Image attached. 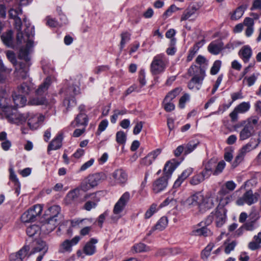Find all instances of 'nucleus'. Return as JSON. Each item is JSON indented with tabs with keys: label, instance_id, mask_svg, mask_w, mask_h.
I'll return each instance as SVG.
<instances>
[{
	"label": "nucleus",
	"instance_id": "25",
	"mask_svg": "<svg viewBox=\"0 0 261 261\" xmlns=\"http://www.w3.org/2000/svg\"><path fill=\"white\" fill-rule=\"evenodd\" d=\"M29 249L28 246H24L18 252L11 254L10 256V261H22L27 256Z\"/></svg>",
	"mask_w": 261,
	"mask_h": 261
},
{
	"label": "nucleus",
	"instance_id": "11",
	"mask_svg": "<svg viewBox=\"0 0 261 261\" xmlns=\"http://www.w3.org/2000/svg\"><path fill=\"white\" fill-rule=\"evenodd\" d=\"M80 87L77 85H72L66 91V97L63 101V105L67 109L75 105L76 102L73 96L80 93Z\"/></svg>",
	"mask_w": 261,
	"mask_h": 261
},
{
	"label": "nucleus",
	"instance_id": "38",
	"mask_svg": "<svg viewBox=\"0 0 261 261\" xmlns=\"http://www.w3.org/2000/svg\"><path fill=\"white\" fill-rule=\"evenodd\" d=\"M1 39L3 43L8 47H12L13 46V37L12 32L8 31L7 32L4 33L1 36Z\"/></svg>",
	"mask_w": 261,
	"mask_h": 261
},
{
	"label": "nucleus",
	"instance_id": "47",
	"mask_svg": "<svg viewBox=\"0 0 261 261\" xmlns=\"http://www.w3.org/2000/svg\"><path fill=\"white\" fill-rule=\"evenodd\" d=\"M194 234L207 237L212 234V232L207 227H203L193 231Z\"/></svg>",
	"mask_w": 261,
	"mask_h": 261
},
{
	"label": "nucleus",
	"instance_id": "8",
	"mask_svg": "<svg viewBox=\"0 0 261 261\" xmlns=\"http://www.w3.org/2000/svg\"><path fill=\"white\" fill-rule=\"evenodd\" d=\"M169 64L168 60L164 54L154 57L150 64V72L153 75H158L164 72Z\"/></svg>",
	"mask_w": 261,
	"mask_h": 261
},
{
	"label": "nucleus",
	"instance_id": "45",
	"mask_svg": "<svg viewBox=\"0 0 261 261\" xmlns=\"http://www.w3.org/2000/svg\"><path fill=\"white\" fill-rule=\"evenodd\" d=\"M181 91V89L180 88H176L174 90L169 92L168 94L165 97V99L166 101H171L174 98H175L177 95H178Z\"/></svg>",
	"mask_w": 261,
	"mask_h": 261
},
{
	"label": "nucleus",
	"instance_id": "1",
	"mask_svg": "<svg viewBox=\"0 0 261 261\" xmlns=\"http://www.w3.org/2000/svg\"><path fill=\"white\" fill-rule=\"evenodd\" d=\"M9 122L16 125H21L27 120L28 126L31 129L35 130L39 128L44 120L45 116L40 113L28 112L21 113L14 112L11 116L9 115Z\"/></svg>",
	"mask_w": 261,
	"mask_h": 261
},
{
	"label": "nucleus",
	"instance_id": "40",
	"mask_svg": "<svg viewBox=\"0 0 261 261\" xmlns=\"http://www.w3.org/2000/svg\"><path fill=\"white\" fill-rule=\"evenodd\" d=\"M197 9L195 6L187 9L182 13L181 21H185L190 18L196 12Z\"/></svg>",
	"mask_w": 261,
	"mask_h": 261
},
{
	"label": "nucleus",
	"instance_id": "7",
	"mask_svg": "<svg viewBox=\"0 0 261 261\" xmlns=\"http://www.w3.org/2000/svg\"><path fill=\"white\" fill-rule=\"evenodd\" d=\"M130 198V193L125 192L116 203L113 208V214L111 217L112 222L116 223L121 217V213L129 201Z\"/></svg>",
	"mask_w": 261,
	"mask_h": 261
},
{
	"label": "nucleus",
	"instance_id": "17",
	"mask_svg": "<svg viewBox=\"0 0 261 261\" xmlns=\"http://www.w3.org/2000/svg\"><path fill=\"white\" fill-rule=\"evenodd\" d=\"M48 247L45 242L39 240L36 242V246L34 247L31 254L39 253L36 261H41L43 256L46 253Z\"/></svg>",
	"mask_w": 261,
	"mask_h": 261
},
{
	"label": "nucleus",
	"instance_id": "26",
	"mask_svg": "<svg viewBox=\"0 0 261 261\" xmlns=\"http://www.w3.org/2000/svg\"><path fill=\"white\" fill-rule=\"evenodd\" d=\"M178 164L175 160L168 161L165 165L164 168V176L167 178H169L178 166Z\"/></svg>",
	"mask_w": 261,
	"mask_h": 261
},
{
	"label": "nucleus",
	"instance_id": "52",
	"mask_svg": "<svg viewBox=\"0 0 261 261\" xmlns=\"http://www.w3.org/2000/svg\"><path fill=\"white\" fill-rule=\"evenodd\" d=\"M249 108V103L245 102H242L235 108L236 110H237L239 113H244L248 111Z\"/></svg>",
	"mask_w": 261,
	"mask_h": 261
},
{
	"label": "nucleus",
	"instance_id": "46",
	"mask_svg": "<svg viewBox=\"0 0 261 261\" xmlns=\"http://www.w3.org/2000/svg\"><path fill=\"white\" fill-rule=\"evenodd\" d=\"M125 109L118 110L116 109L114 111V114L111 117V122L112 123H115L119 116L123 115L126 113Z\"/></svg>",
	"mask_w": 261,
	"mask_h": 261
},
{
	"label": "nucleus",
	"instance_id": "56",
	"mask_svg": "<svg viewBox=\"0 0 261 261\" xmlns=\"http://www.w3.org/2000/svg\"><path fill=\"white\" fill-rule=\"evenodd\" d=\"M258 74L256 73H253L251 76L247 77H245L244 80V82L245 81H246L247 84L248 86L250 87L252 86L255 82L256 80H257V78L258 77Z\"/></svg>",
	"mask_w": 261,
	"mask_h": 261
},
{
	"label": "nucleus",
	"instance_id": "15",
	"mask_svg": "<svg viewBox=\"0 0 261 261\" xmlns=\"http://www.w3.org/2000/svg\"><path fill=\"white\" fill-rule=\"evenodd\" d=\"M10 100L2 96L0 97V108L4 113L5 116L9 122L8 116H11L14 112H18L15 108H12Z\"/></svg>",
	"mask_w": 261,
	"mask_h": 261
},
{
	"label": "nucleus",
	"instance_id": "27",
	"mask_svg": "<svg viewBox=\"0 0 261 261\" xmlns=\"http://www.w3.org/2000/svg\"><path fill=\"white\" fill-rule=\"evenodd\" d=\"M168 223V220L167 217H162L158 221L156 225L152 227L151 229L149 230V232L147 233V236H149L151 235V233L155 230L162 231L167 227Z\"/></svg>",
	"mask_w": 261,
	"mask_h": 261
},
{
	"label": "nucleus",
	"instance_id": "18",
	"mask_svg": "<svg viewBox=\"0 0 261 261\" xmlns=\"http://www.w3.org/2000/svg\"><path fill=\"white\" fill-rule=\"evenodd\" d=\"M80 239L79 236H75L71 240H66L61 244L59 252L60 253L70 252L72 251V247L76 245Z\"/></svg>",
	"mask_w": 261,
	"mask_h": 261
},
{
	"label": "nucleus",
	"instance_id": "29",
	"mask_svg": "<svg viewBox=\"0 0 261 261\" xmlns=\"http://www.w3.org/2000/svg\"><path fill=\"white\" fill-rule=\"evenodd\" d=\"M61 209L60 206L54 205L48 208L47 215L49 217L56 218L59 220L62 219V215L61 213Z\"/></svg>",
	"mask_w": 261,
	"mask_h": 261
},
{
	"label": "nucleus",
	"instance_id": "57",
	"mask_svg": "<svg viewBox=\"0 0 261 261\" xmlns=\"http://www.w3.org/2000/svg\"><path fill=\"white\" fill-rule=\"evenodd\" d=\"M221 65V62L220 60L216 61L211 69V73L213 75L216 74L219 71Z\"/></svg>",
	"mask_w": 261,
	"mask_h": 261
},
{
	"label": "nucleus",
	"instance_id": "37",
	"mask_svg": "<svg viewBox=\"0 0 261 261\" xmlns=\"http://www.w3.org/2000/svg\"><path fill=\"white\" fill-rule=\"evenodd\" d=\"M203 44L204 41L203 40L197 42L193 47L190 49L187 59L188 62H190L192 60L199 49L203 45Z\"/></svg>",
	"mask_w": 261,
	"mask_h": 261
},
{
	"label": "nucleus",
	"instance_id": "63",
	"mask_svg": "<svg viewBox=\"0 0 261 261\" xmlns=\"http://www.w3.org/2000/svg\"><path fill=\"white\" fill-rule=\"evenodd\" d=\"M163 102L164 109L167 112H170L174 110L175 106L171 102V101H166L165 99H164Z\"/></svg>",
	"mask_w": 261,
	"mask_h": 261
},
{
	"label": "nucleus",
	"instance_id": "43",
	"mask_svg": "<svg viewBox=\"0 0 261 261\" xmlns=\"http://www.w3.org/2000/svg\"><path fill=\"white\" fill-rule=\"evenodd\" d=\"M40 229L41 228L38 225H32L27 228L26 232L29 237H32L36 234H39L40 232Z\"/></svg>",
	"mask_w": 261,
	"mask_h": 261
},
{
	"label": "nucleus",
	"instance_id": "59",
	"mask_svg": "<svg viewBox=\"0 0 261 261\" xmlns=\"http://www.w3.org/2000/svg\"><path fill=\"white\" fill-rule=\"evenodd\" d=\"M190 96L189 94L185 93L182 96L179 101V107L183 109L185 107V103L190 100Z\"/></svg>",
	"mask_w": 261,
	"mask_h": 261
},
{
	"label": "nucleus",
	"instance_id": "9",
	"mask_svg": "<svg viewBox=\"0 0 261 261\" xmlns=\"http://www.w3.org/2000/svg\"><path fill=\"white\" fill-rule=\"evenodd\" d=\"M42 211V206L40 204H36L22 215L21 221L24 223L34 221L41 215Z\"/></svg>",
	"mask_w": 261,
	"mask_h": 261
},
{
	"label": "nucleus",
	"instance_id": "24",
	"mask_svg": "<svg viewBox=\"0 0 261 261\" xmlns=\"http://www.w3.org/2000/svg\"><path fill=\"white\" fill-rule=\"evenodd\" d=\"M91 197L92 200H88L84 205V208L88 211H90L92 208H95L99 201V199L96 197L95 194H87L84 196V199L86 200Z\"/></svg>",
	"mask_w": 261,
	"mask_h": 261
},
{
	"label": "nucleus",
	"instance_id": "51",
	"mask_svg": "<svg viewBox=\"0 0 261 261\" xmlns=\"http://www.w3.org/2000/svg\"><path fill=\"white\" fill-rule=\"evenodd\" d=\"M226 166V164L224 161H221L219 162L217 165L215 166V170L213 172V175H218L222 172L223 169Z\"/></svg>",
	"mask_w": 261,
	"mask_h": 261
},
{
	"label": "nucleus",
	"instance_id": "48",
	"mask_svg": "<svg viewBox=\"0 0 261 261\" xmlns=\"http://www.w3.org/2000/svg\"><path fill=\"white\" fill-rule=\"evenodd\" d=\"M29 102L31 105H42L46 104L47 101L45 97H41L32 98Z\"/></svg>",
	"mask_w": 261,
	"mask_h": 261
},
{
	"label": "nucleus",
	"instance_id": "58",
	"mask_svg": "<svg viewBox=\"0 0 261 261\" xmlns=\"http://www.w3.org/2000/svg\"><path fill=\"white\" fill-rule=\"evenodd\" d=\"M178 10L179 8L176 7L175 5H171L163 14L164 18L165 19L167 18L168 17L170 16L173 13L176 12Z\"/></svg>",
	"mask_w": 261,
	"mask_h": 261
},
{
	"label": "nucleus",
	"instance_id": "49",
	"mask_svg": "<svg viewBox=\"0 0 261 261\" xmlns=\"http://www.w3.org/2000/svg\"><path fill=\"white\" fill-rule=\"evenodd\" d=\"M158 205L156 204H152L148 210H147L145 214V218L149 219L157 211Z\"/></svg>",
	"mask_w": 261,
	"mask_h": 261
},
{
	"label": "nucleus",
	"instance_id": "28",
	"mask_svg": "<svg viewBox=\"0 0 261 261\" xmlns=\"http://www.w3.org/2000/svg\"><path fill=\"white\" fill-rule=\"evenodd\" d=\"M61 221L59 219L49 217L43 225L42 228L46 229L47 232H50L57 227Z\"/></svg>",
	"mask_w": 261,
	"mask_h": 261
},
{
	"label": "nucleus",
	"instance_id": "20",
	"mask_svg": "<svg viewBox=\"0 0 261 261\" xmlns=\"http://www.w3.org/2000/svg\"><path fill=\"white\" fill-rule=\"evenodd\" d=\"M112 176L116 184L124 185L127 180V174L122 169H118L112 173Z\"/></svg>",
	"mask_w": 261,
	"mask_h": 261
},
{
	"label": "nucleus",
	"instance_id": "36",
	"mask_svg": "<svg viewBox=\"0 0 261 261\" xmlns=\"http://www.w3.org/2000/svg\"><path fill=\"white\" fill-rule=\"evenodd\" d=\"M50 84L51 79L50 77H47L45 79L44 82L39 86V88L36 90V94L39 96L42 95L45 93L47 91Z\"/></svg>",
	"mask_w": 261,
	"mask_h": 261
},
{
	"label": "nucleus",
	"instance_id": "13",
	"mask_svg": "<svg viewBox=\"0 0 261 261\" xmlns=\"http://www.w3.org/2000/svg\"><path fill=\"white\" fill-rule=\"evenodd\" d=\"M259 196L260 195L258 192L253 193L251 190H249L240 197L236 201V203L238 205H243L245 203L250 205L256 203L258 201Z\"/></svg>",
	"mask_w": 261,
	"mask_h": 261
},
{
	"label": "nucleus",
	"instance_id": "3",
	"mask_svg": "<svg viewBox=\"0 0 261 261\" xmlns=\"http://www.w3.org/2000/svg\"><path fill=\"white\" fill-rule=\"evenodd\" d=\"M189 72L194 75L189 82L188 88L191 90L197 91L201 88L205 76L204 71L200 67L192 65L189 69Z\"/></svg>",
	"mask_w": 261,
	"mask_h": 261
},
{
	"label": "nucleus",
	"instance_id": "42",
	"mask_svg": "<svg viewBox=\"0 0 261 261\" xmlns=\"http://www.w3.org/2000/svg\"><path fill=\"white\" fill-rule=\"evenodd\" d=\"M199 143L197 140H192L189 141L185 146V154H187L192 152L197 147Z\"/></svg>",
	"mask_w": 261,
	"mask_h": 261
},
{
	"label": "nucleus",
	"instance_id": "61",
	"mask_svg": "<svg viewBox=\"0 0 261 261\" xmlns=\"http://www.w3.org/2000/svg\"><path fill=\"white\" fill-rule=\"evenodd\" d=\"M213 247L212 245H207L204 250H202L201 253L202 258L206 259L210 255V253L212 250Z\"/></svg>",
	"mask_w": 261,
	"mask_h": 261
},
{
	"label": "nucleus",
	"instance_id": "23",
	"mask_svg": "<svg viewBox=\"0 0 261 261\" xmlns=\"http://www.w3.org/2000/svg\"><path fill=\"white\" fill-rule=\"evenodd\" d=\"M168 178L165 176H162L156 179L153 184V191L155 193H158L163 191L167 186Z\"/></svg>",
	"mask_w": 261,
	"mask_h": 261
},
{
	"label": "nucleus",
	"instance_id": "35",
	"mask_svg": "<svg viewBox=\"0 0 261 261\" xmlns=\"http://www.w3.org/2000/svg\"><path fill=\"white\" fill-rule=\"evenodd\" d=\"M13 101L15 107H23L27 102V98L25 96L16 93L12 95Z\"/></svg>",
	"mask_w": 261,
	"mask_h": 261
},
{
	"label": "nucleus",
	"instance_id": "4",
	"mask_svg": "<svg viewBox=\"0 0 261 261\" xmlns=\"http://www.w3.org/2000/svg\"><path fill=\"white\" fill-rule=\"evenodd\" d=\"M25 32L26 41L22 42L21 44L26 43V46L20 48L18 57L20 59L24 60V62H30L29 54L31 51V48L33 46V38L35 35L34 28L27 27Z\"/></svg>",
	"mask_w": 261,
	"mask_h": 261
},
{
	"label": "nucleus",
	"instance_id": "6",
	"mask_svg": "<svg viewBox=\"0 0 261 261\" xmlns=\"http://www.w3.org/2000/svg\"><path fill=\"white\" fill-rule=\"evenodd\" d=\"M106 175L102 172L91 174L85 178L81 184L82 190L86 192L97 186L99 184L105 180Z\"/></svg>",
	"mask_w": 261,
	"mask_h": 261
},
{
	"label": "nucleus",
	"instance_id": "50",
	"mask_svg": "<svg viewBox=\"0 0 261 261\" xmlns=\"http://www.w3.org/2000/svg\"><path fill=\"white\" fill-rule=\"evenodd\" d=\"M126 136L123 131H119L116 135V140L119 144H124L126 142Z\"/></svg>",
	"mask_w": 261,
	"mask_h": 261
},
{
	"label": "nucleus",
	"instance_id": "14",
	"mask_svg": "<svg viewBox=\"0 0 261 261\" xmlns=\"http://www.w3.org/2000/svg\"><path fill=\"white\" fill-rule=\"evenodd\" d=\"M202 198L200 192H196L188 197L186 200L181 201V204L189 208H196L200 211V205Z\"/></svg>",
	"mask_w": 261,
	"mask_h": 261
},
{
	"label": "nucleus",
	"instance_id": "12",
	"mask_svg": "<svg viewBox=\"0 0 261 261\" xmlns=\"http://www.w3.org/2000/svg\"><path fill=\"white\" fill-rule=\"evenodd\" d=\"M258 146V144L254 145L252 141H249L247 144L242 147L239 150L238 155L232 163V166L234 167L238 166L244 160L245 155L255 149Z\"/></svg>",
	"mask_w": 261,
	"mask_h": 261
},
{
	"label": "nucleus",
	"instance_id": "60",
	"mask_svg": "<svg viewBox=\"0 0 261 261\" xmlns=\"http://www.w3.org/2000/svg\"><path fill=\"white\" fill-rule=\"evenodd\" d=\"M22 13L21 9H15L13 8L10 9L9 11V17L12 19L18 18V15Z\"/></svg>",
	"mask_w": 261,
	"mask_h": 261
},
{
	"label": "nucleus",
	"instance_id": "31",
	"mask_svg": "<svg viewBox=\"0 0 261 261\" xmlns=\"http://www.w3.org/2000/svg\"><path fill=\"white\" fill-rule=\"evenodd\" d=\"M223 48V43L221 41L212 42L208 46V51L212 54L218 55Z\"/></svg>",
	"mask_w": 261,
	"mask_h": 261
},
{
	"label": "nucleus",
	"instance_id": "62",
	"mask_svg": "<svg viewBox=\"0 0 261 261\" xmlns=\"http://www.w3.org/2000/svg\"><path fill=\"white\" fill-rule=\"evenodd\" d=\"M108 125V121L106 119L102 120L99 125L97 134L99 135L102 132L104 131L107 127Z\"/></svg>",
	"mask_w": 261,
	"mask_h": 261
},
{
	"label": "nucleus",
	"instance_id": "41",
	"mask_svg": "<svg viewBox=\"0 0 261 261\" xmlns=\"http://www.w3.org/2000/svg\"><path fill=\"white\" fill-rule=\"evenodd\" d=\"M150 250L149 247L143 243H138L134 245L132 248V251L134 253L147 252Z\"/></svg>",
	"mask_w": 261,
	"mask_h": 261
},
{
	"label": "nucleus",
	"instance_id": "5",
	"mask_svg": "<svg viewBox=\"0 0 261 261\" xmlns=\"http://www.w3.org/2000/svg\"><path fill=\"white\" fill-rule=\"evenodd\" d=\"M226 211L223 205H218L215 210L212 212L206 218L205 224L208 225L212 223L213 220H215L216 226L221 227L226 221Z\"/></svg>",
	"mask_w": 261,
	"mask_h": 261
},
{
	"label": "nucleus",
	"instance_id": "55",
	"mask_svg": "<svg viewBox=\"0 0 261 261\" xmlns=\"http://www.w3.org/2000/svg\"><path fill=\"white\" fill-rule=\"evenodd\" d=\"M30 91V87L25 83L22 84L18 88V94L24 95V96L29 94Z\"/></svg>",
	"mask_w": 261,
	"mask_h": 261
},
{
	"label": "nucleus",
	"instance_id": "53",
	"mask_svg": "<svg viewBox=\"0 0 261 261\" xmlns=\"http://www.w3.org/2000/svg\"><path fill=\"white\" fill-rule=\"evenodd\" d=\"M204 180L199 173L193 176L190 179V183L193 186L198 185Z\"/></svg>",
	"mask_w": 261,
	"mask_h": 261
},
{
	"label": "nucleus",
	"instance_id": "30",
	"mask_svg": "<svg viewBox=\"0 0 261 261\" xmlns=\"http://www.w3.org/2000/svg\"><path fill=\"white\" fill-rule=\"evenodd\" d=\"M243 24L246 27L245 35L249 37L254 32V19L250 17H246L243 21Z\"/></svg>",
	"mask_w": 261,
	"mask_h": 261
},
{
	"label": "nucleus",
	"instance_id": "33",
	"mask_svg": "<svg viewBox=\"0 0 261 261\" xmlns=\"http://www.w3.org/2000/svg\"><path fill=\"white\" fill-rule=\"evenodd\" d=\"M239 54L245 62H247L252 56V51L249 46L245 45L241 48Z\"/></svg>",
	"mask_w": 261,
	"mask_h": 261
},
{
	"label": "nucleus",
	"instance_id": "16",
	"mask_svg": "<svg viewBox=\"0 0 261 261\" xmlns=\"http://www.w3.org/2000/svg\"><path fill=\"white\" fill-rule=\"evenodd\" d=\"M30 65V62H19L15 68V74L16 76L22 79H25L29 76Z\"/></svg>",
	"mask_w": 261,
	"mask_h": 261
},
{
	"label": "nucleus",
	"instance_id": "44",
	"mask_svg": "<svg viewBox=\"0 0 261 261\" xmlns=\"http://www.w3.org/2000/svg\"><path fill=\"white\" fill-rule=\"evenodd\" d=\"M244 13V9L242 6L239 7L231 14L230 18L231 20H238L240 19Z\"/></svg>",
	"mask_w": 261,
	"mask_h": 261
},
{
	"label": "nucleus",
	"instance_id": "10",
	"mask_svg": "<svg viewBox=\"0 0 261 261\" xmlns=\"http://www.w3.org/2000/svg\"><path fill=\"white\" fill-rule=\"evenodd\" d=\"M200 205V212H204L212 208L217 202V197L213 192H207L205 195H202V198Z\"/></svg>",
	"mask_w": 261,
	"mask_h": 261
},
{
	"label": "nucleus",
	"instance_id": "39",
	"mask_svg": "<svg viewBox=\"0 0 261 261\" xmlns=\"http://www.w3.org/2000/svg\"><path fill=\"white\" fill-rule=\"evenodd\" d=\"M75 123V125L74 126L81 125H86L88 123V118L87 115L83 113H80L75 118V121L72 123V125H74Z\"/></svg>",
	"mask_w": 261,
	"mask_h": 261
},
{
	"label": "nucleus",
	"instance_id": "34",
	"mask_svg": "<svg viewBox=\"0 0 261 261\" xmlns=\"http://www.w3.org/2000/svg\"><path fill=\"white\" fill-rule=\"evenodd\" d=\"M97 240L95 239H91V240L87 242L84 247V252L87 255H91L93 254L96 250V247L94 245L97 243Z\"/></svg>",
	"mask_w": 261,
	"mask_h": 261
},
{
	"label": "nucleus",
	"instance_id": "19",
	"mask_svg": "<svg viewBox=\"0 0 261 261\" xmlns=\"http://www.w3.org/2000/svg\"><path fill=\"white\" fill-rule=\"evenodd\" d=\"M81 190L82 189L80 186L69 191L64 199L65 204L70 205L74 203L80 195Z\"/></svg>",
	"mask_w": 261,
	"mask_h": 261
},
{
	"label": "nucleus",
	"instance_id": "54",
	"mask_svg": "<svg viewBox=\"0 0 261 261\" xmlns=\"http://www.w3.org/2000/svg\"><path fill=\"white\" fill-rule=\"evenodd\" d=\"M130 35L127 32H124L121 34L120 49H122L125 44L130 40Z\"/></svg>",
	"mask_w": 261,
	"mask_h": 261
},
{
	"label": "nucleus",
	"instance_id": "21",
	"mask_svg": "<svg viewBox=\"0 0 261 261\" xmlns=\"http://www.w3.org/2000/svg\"><path fill=\"white\" fill-rule=\"evenodd\" d=\"M161 151L162 150L158 148L150 152L146 156L140 160V164L144 166L150 165L156 159L157 156L161 153Z\"/></svg>",
	"mask_w": 261,
	"mask_h": 261
},
{
	"label": "nucleus",
	"instance_id": "2",
	"mask_svg": "<svg viewBox=\"0 0 261 261\" xmlns=\"http://www.w3.org/2000/svg\"><path fill=\"white\" fill-rule=\"evenodd\" d=\"M258 118L253 116L248 118L247 120L241 121L234 125V129L236 131H239L240 140H245L254 134V128L257 126Z\"/></svg>",
	"mask_w": 261,
	"mask_h": 261
},
{
	"label": "nucleus",
	"instance_id": "32",
	"mask_svg": "<svg viewBox=\"0 0 261 261\" xmlns=\"http://www.w3.org/2000/svg\"><path fill=\"white\" fill-rule=\"evenodd\" d=\"M63 137L61 134H58L48 146L47 151L49 153L50 150H55L59 149L62 146Z\"/></svg>",
	"mask_w": 261,
	"mask_h": 261
},
{
	"label": "nucleus",
	"instance_id": "22",
	"mask_svg": "<svg viewBox=\"0 0 261 261\" xmlns=\"http://www.w3.org/2000/svg\"><path fill=\"white\" fill-rule=\"evenodd\" d=\"M15 20V28L17 30V34L16 36V39L18 43H21L22 42L25 41V29L24 30V33H23L21 31V19L19 17L16 18L15 19H14ZM26 28H27V27H29L30 28H32V27H31L30 25H28L26 24ZM34 28V27H33Z\"/></svg>",
	"mask_w": 261,
	"mask_h": 261
},
{
	"label": "nucleus",
	"instance_id": "64",
	"mask_svg": "<svg viewBox=\"0 0 261 261\" xmlns=\"http://www.w3.org/2000/svg\"><path fill=\"white\" fill-rule=\"evenodd\" d=\"M216 166V163L212 160H210L204 164V167L205 169L211 171V172H214V169Z\"/></svg>",
	"mask_w": 261,
	"mask_h": 261
}]
</instances>
